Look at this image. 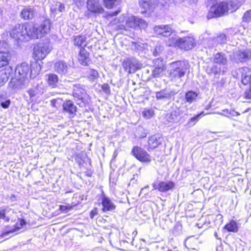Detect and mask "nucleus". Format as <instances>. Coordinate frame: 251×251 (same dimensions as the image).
Segmentation results:
<instances>
[{
  "instance_id": "obj_64",
  "label": "nucleus",
  "mask_w": 251,
  "mask_h": 251,
  "mask_svg": "<svg viewBox=\"0 0 251 251\" xmlns=\"http://www.w3.org/2000/svg\"><path fill=\"white\" fill-rule=\"evenodd\" d=\"M170 1H171V0H169V2H166V3L169 5L170 3H171V2Z\"/></svg>"
},
{
  "instance_id": "obj_59",
  "label": "nucleus",
  "mask_w": 251,
  "mask_h": 251,
  "mask_svg": "<svg viewBox=\"0 0 251 251\" xmlns=\"http://www.w3.org/2000/svg\"><path fill=\"white\" fill-rule=\"evenodd\" d=\"M214 236H215V238H216V239H220V240L221 239L218 237V234H217V233L216 232H215V233H214Z\"/></svg>"
},
{
  "instance_id": "obj_34",
  "label": "nucleus",
  "mask_w": 251,
  "mask_h": 251,
  "mask_svg": "<svg viewBox=\"0 0 251 251\" xmlns=\"http://www.w3.org/2000/svg\"><path fill=\"white\" fill-rule=\"evenodd\" d=\"M180 38L178 37H172L170 38L166 42L167 45L168 46H178L179 48Z\"/></svg>"
},
{
  "instance_id": "obj_17",
  "label": "nucleus",
  "mask_w": 251,
  "mask_h": 251,
  "mask_svg": "<svg viewBox=\"0 0 251 251\" xmlns=\"http://www.w3.org/2000/svg\"><path fill=\"white\" fill-rule=\"evenodd\" d=\"M163 139L159 134H155L151 136L148 140V145L150 149H154L160 145Z\"/></svg>"
},
{
  "instance_id": "obj_23",
  "label": "nucleus",
  "mask_w": 251,
  "mask_h": 251,
  "mask_svg": "<svg viewBox=\"0 0 251 251\" xmlns=\"http://www.w3.org/2000/svg\"><path fill=\"white\" fill-rule=\"evenodd\" d=\"M89 54L86 50L81 47L79 53L78 60L82 65H87L89 61Z\"/></svg>"
},
{
  "instance_id": "obj_32",
  "label": "nucleus",
  "mask_w": 251,
  "mask_h": 251,
  "mask_svg": "<svg viewBox=\"0 0 251 251\" xmlns=\"http://www.w3.org/2000/svg\"><path fill=\"white\" fill-rule=\"evenodd\" d=\"M86 37L82 35H77L74 37V43L78 47L85 46Z\"/></svg>"
},
{
  "instance_id": "obj_50",
  "label": "nucleus",
  "mask_w": 251,
  "mask_h": 251,
  "mask_svg": "<svg viewBox=\"0 0 251 251\" xmlns=\"http://www.w3.org/2000/svg\"><path fill=\"white\" fill-rule=\"evenodd\" d=\"M97 209L94 208L90 212V216L91 219H93L95 215H97Z\"/></svg>"
},
{
  "instance_id": "obj_4",
  "label": "nucleus",
  "mask_w": 251,
  "mask_h": 251,
  "mask_svg": "<svg viewBox=\"0 0 251 251\" xmlns=\"http://www.w3.org/2000/svg\"><path fill=\"white\" fill-rule=\"evenodd\" d=\"M148 26V24L145 20L134 16L128 17L126 22V25H120L118 27L120 29L126 30V28L145 29Z\"/></svg>"
},
{
  "instance_id": "obj_15",
  "label": "nucleus",
  "mask_w": 251,
  "mask_h": 251,
  "mask_svg": "<svg viewBox=\"0 0 251 251\" xmlns=\"http://www.w3.org/2000/svg\"><path fill=\"white\" fill-rule=\"evenodd\" d=\"M175 185L174 183L170 181H160L158 184L153 183L152 186L153 189L158 190L161 192H165L172 189L174 188Z\"/></svg>"
},
{
  "instance_id": "obj_54",
  "label": "nucleus",
  "mask_w": 251,
  "mask_h": 251,
  "mask_svg": "<svg viewBox=\"0 0 251 251\" xmlns=\"http://www.w3.org/2000/svg\"><path fill=\"white\" fill-rule=\"evenodd\" d=\"M59 100L58 99H53L50 101L51 105L55 107H56V102L57 100Z\"/></svg>"
},
{
  "instance_id": "obj_22",
  "label": "nucleus",
  "mask_w": 251,
  "mask_h": 251,
  "mask_svg": "<svg viewBox=\"0 0 251 251\" xmlns=\"http://www.w3.org/2000/svg\"><path fill=\"white\" fill-rule=\"evenodd\" d=\"M242 82L244 85L247 84L251 79V70L248 67L241 69Z\"/></svg>"
},
{
  "instance_id": "obj_1",
  "label": "nucleus",
  "mask_w": 251,
  "mask_h": 251,
  "mask_svg": "<svg viewBox=\"0 0 251 251\" xmlns=\"http://www.w3.org/2000/svg\"><path fill=\"white\" fill-rule=\"evenodd\" d=\"M41 70L40 64L37 62H33L30 65L24 62L17 66L15 69V77L12 78L9 83L14 89H22L28 82V77L35 78Z\"/></svg>"
},
{
  "instance_id": "obj_35",
  "label": "nucleus",
  "mask_w": 251,
  "mask_h": 251,
  "mask_svg": "<svg viewBox=\"0 0 251 251\" xmlns=\"http://www.w3.org/2000/svg\"><path fill=\"white\" fill-rule=\"evenodd\" d=\"M225 228L230 232H236L238 229L236 223L234 221H232L228 224H227L225 226Z\"/></svg>"
},
{
  "instance_id": "obj_8",
  "label": "nucleus",
  "mask_w": 251,
  "mask_h": 251,
  "mask_svg": "<svg viewBox=\"0 0 251 251\" xmlns=\"http://www.w3.org/2000/svg\"><path fill=\"white\" fill-rule=\"evenodd\" d=\"M132 153L141 162L149 163L151 161L150 155L141 147L134 146L132 150Z\"/></svg>"
},
{
  "instance_id": "obj_27",
  "label": "nucleus",
  "mask_w": 251,
  "mask_h": 251,
  "mask_svg": "<svg viewBox=\"0 0 251 251\" xmlns=\"http://www.w3.org/2000/svg\"><path fill=\"white\" fill-rule=\"evenodd\" d=\"M10 59V54L8 52H0V68L8 65Z\"/></svg>"
},
{
  "instance_id": "obj_25",
  "label": "nucleus",
  "mask_w": 251,
  "mask_h": 251,
  "mask_svg": "<svg viewBox=\"0 0 251 251\" xmlns=\"http://www.w3.org/2000/svg\"><path fill=\"white\" fill-rule=\"evenodd\" d=\"M227 61L226 56L222 52L216 54L214 58V62L220 65L225 66L226 64Z\"/></svg>"
},
{
  "instance_id": "obj_26",
  "label": "nucleus",
  "mask_w": 251,
  "mask_h": 251,
  "mask_svg": "<svg viewBox=\"0 0 251 251\" xmlns=\"http://www.w3.org/2000/svg\"><path fill=\"white\" fill-rule=\"evenodd\" d=\"M46 76L49 85L53 88L57 87L59 79L58 76L54 74H49Z\"/></svg>"
},
{
  "instance_id": "obj_7",
  "label": "nucleus",
  "mask_w": 251,
  "mask_h": 251,
  "mask_svg": "<svg viewBox=\"0 0 251 251\" xmlns=\"http://www.w3.org/2000/svg\"><path fill=\"white\" fill-rule=\"evenodd\" d=\"M50 51V50L48 44L40 43L34 48L33 54L34 58L37 60L43 59Z\"/></svg>"
},
{
  "instance_id": "obj_52",
  "label": "nucleus",
  "mask_w": 251,
  "mask_h": 251,
  "mask_svg": "<svg viewBox=\"0 0 251 251\" xmlns=\"http://www.w3.org/2000/svg\"><path fill=\"white\" fill-rule=\"evenodd\" d=\"M73 2L77 5H81L84 3L85 0H73Z\"/></svg>"
},
{
  "instance_id": "obj_46",
  "label": "nucleus",
  "mask_w": 251,
  "mask_h": 251,
  "mask_svg": "<svg viewBox=\"0 0 251 251\" xmlns=\"http://www.w3.org/2000/svg\"><path fill=\"white\" fill-rule=\"evenodd\" d=\"M10 103V100H7L1 102L0 105L3 108H7L9 107Z\"/></svg>"
},
{
  "instance_id": "obj_31",
  "label": "nucleus",
  "mask_w": 251,
  "mask_h": 251,
  "mask_svg": "<svg viewBox=\"0 0 251 251\" xmlns=\"http://www.w3.org/2000/svg\"><path fill=\"white\" fill-rule=\"evenodd\" d=\"M167 120L170 123H176L179 121V115L176 111H172L166 115Z\"/></svg>"
},
{
  "instance_id": "obj_60",
  "label": "nucleus",
  "mask_w": 251,
  "mask_h": 251,
  "mask_svg": "<svg viewBox=\"0 0 251 251\" xmlns=\"http://www.w3.org/2000/svg\"><path fill=\"white\" fill-rule=\"evenodd\" d=\"M148 187H149L148 186H147V187H145L144 188L142 189L140 191V193H142L145 189H146V188H147Z\"/></svg>"
},
{
  "instance_id": "obj_47",
  "label": "nucleus",
  "mask_w": 251,
  "mask_h": 251,
  "mask_svg": "<svg viewBox=\"0 0 251 251\" xmlns=\"http://www.w3.org/2000/svg\"><path fill=\"white\" fill-rule=\"evenodd\" d=\"M5 209L0 208V219H4L5 218Z\"/></svg>"
},
{
  "instance_id": "obj_63",
  "label": "nucleus",
  "mask_w": 251,
  "mask_h": 251,
  "mask_svg": "<svg viewBox=\"0 0 251 251\" xmlns=\"http://www.w3.org/2000/svg\"><path fill=\"white\" fill-rule=\"evenodd\" d=\"M11 198V199H12V198H13V199L15 198V195H12Z\"/></svg>"
},
{
  "instance_id": "obj_13",
  "label": "nucleus",
  "mask_w": 251,
  "mask_h": 251,
  "mask_svg": "<svg viewBox=\"0 0 251 251\" xmlns=\"http://www.w3.org/2000/svg\"><path fill=\"white\" fill-rule=\"evenodd\" d=\"M234 59L236 62H245L251 58L250 50H237L234 53Z\"/></svg>"
},
{
  "instance_id": "obj_2",
  "label": "nucleus",
  "mask_w": 251,
  "mask_h": 251,
  "mask_svg": "<svg viewBox=\"0 0 251 251\" xmlns=\"http://www.w3.org/2000/svg\"><path fill=\"white\" fill-rule=\"evenodd\" d=\"M243 0L235 3L234 1H230L229 3L221 2L215 6H212L207 14L208 19L221 17L226 14L228 11L233 12L237 9L243 3Z\"/></svg>"
},
{
  "instance_id": "obj_57",
  "label": "nucleus",
  "mask_w": 251,
  "mask_h": 251,
  "mask_svg": "<svg viewBox=\"0 0 251 251\" xmlns=\"http://www.w3.org/2000/svg\"><path fill=\"white\" fill-rule=\"evenodd\" d=\"M208 2H209L210 3V4H214L215 1H216V0H207Z\"/></svg>"
},
{
  "instance_id": "obj_45",
  "label": "nucleus",
  "mask_w": 251,
  "mask_h": 251,
  "mask_svg": "<svg viewBox=\"0 0 251 251\" xmlns=\"http://www.w3.org/2000/svg\"><path fill=\"white\" fill-rule=\"evenodd\" d=\"M102 89L105 93L109 94L110 92V87L107 84H104L102 87Z\"/></svg>"
},
{
  "instance_id": "obj_3",
  "label": "nucleus",
  "mask_w": 251,
  "mask_h": 251,
  "mask_svg": "<svg viewBox=\"0 0 251 251\" xmlns=\"http://www.w3.org/2000/svg\"><path fill=\"white\" fill-rule=\"evenodd\" d=\"M27 40L29 38L38 39L50 32V23L49 20L44 21L40 25H25Z\"/></svg>"
},
{
  "instance_id": "obj_43",
  "label": "nucleus",
  "mask_w": 251,
  "mask_h": 251,
  "mask_svg": "<svg viewBox=\"0 0 251 251\" xmlns=\"http://www.w3.org/2000/svg\"><path fill=\"white\" fill-rule=\"evenodd\" d=\"M244 97L247 99H251V86L248 89H247L244 94Z\"/></svg>"
},
{
  "instance_id": "obj_11",
  "label": "nucleus",
  "mask_w": 251,
  "mask_h": 251,
  "mask_svg": "<svg viewBox=\"0 0 251 251\" xmlns=\"http://www.w3.org/2000/svg\"><path fill=\"white\" fill-rule=\"evenodd\" d=\"M139 4L145 12H153L158 4V0H139Z\"/></svg>"
},
{
  "instance_id": "obj_48",
  "label": "nucleus",
  "mask_w": 251,
  "mask_h": 251,
  "mask_svg": "<svg viewBox=\"0 0 251 251\" xmlns=\"http://www.w3.org/2000/svg\"><path fill=\"white\" fill-rule=\"evenodd\" d=\"M124 17H120V19H114L112 22L111 23L112 24H117L118 23H122L124 21Z\"/></svg>"
},
{
  "instance_id": "obj_6",
  "label": "nucleus",
  "mask_w": 251,
  "mask_h": 251,
  "mask_svg": "<svg viewBox=\"0 0 251 251\" xmlns=\"http://www.w3.org/2000/svg\"><path fill=\"white\" fill-rule=\"evenodd\" d=\"M25 25H17L10 32V35L17 43L27 41Z\"/></svg>"
},
{
  "instance_id": "obj_12",
  "label": "nucleus",
  "mask_w": 251,
  "mask_h": 251,
  "mask_svg": "<svg viewBox=\"0 0 251 251\" xmlns=\"http://www.w3.org/2000/svg\"><path fill=\"white\" fill-rule=\"evenodd\" d=\"M87 8L93 13L101 14L104 12V9L99 0H87Z\"/></svg>"
},
{
  "instance_id": "obj_39",
  "label": "nucleus",
  "mask_w": 251,
  "mask_h": 251,
  "mask_svg": "<svg viewBox=\"0 0 251 251\" xmlns=\"http://www.w3.org/2000/svg\"><path fill=\"white\" fill-rule=\"evenodd\" d=\"M105 7L108 9H111L115 5L117 0H103Z\"/></svg>"
},
{
  "instance_id": "obj_9",
  "label": "nucleus",
  "mask_w": 251,
  "mask_h": 251,
  "mask_svg": "<svg viewBox=\"0 0 251 251\" xmlns=\"http://www.w3.org/2000/svg\"><path fill=\"white\" fill-rule=\"evenodd\" d=\"M122 66L125 71L129 74L134 73L136 70L140 69V64L134 58H126L122 63Z\"/></svg>"
},
{
  "instance_id": "obj_14",
  "label": "nucleus",
  "mask_w": 251,
  "mask_h": 251,
  "mask_svg": "<svg viewBox=\"0 0 251 251\" xmlns=\"http://www.w3.org/2000/svg\"><path fill=\"white\" fill-rule=\"evenodd\" d=\"M179 42V48L186 50L192 49L195 45V39L191 36L180 38Z\"/></svg>"
},
{
  "instance_id": "obj_33",
  "label": "nucleus",
  "mask_w": 251,
  "mask_h": 251,
  "mask_svg": "<svg viewBox=\"0 0 251 251\" xmlns=\"http://www.w3.org/2000/svg\"><path fill=\"white\" fill-rule=\"evenodd\" d=\"M198 96V94L193 91H189L185 94V99L187 102L192 103L195 100Z\"/></svg>"
},
{
  "instance_id": "obj_16",
  "label": "nucleus",
  "mask_w": 251,
  "mask_h": 251,
  "mask_svg": "<svg viewBox=\"0 0 251 251\" xmlns=\"http://www.w3.org/2000/svg\"><path fill=\"white\" fill-rule=\"evenodd\" d=\"M177 94L176 91L169 89L165 88L155 93V97L157 100L167 99L169 100L172 97Z\"/></svg>"
},
{
  "instance_id": "obj_20",
  "label": "nucleus",
  "mask_w": 251,
  "mask_h": 251,
  "mask_svg": "<svg viewBox=\"0 0 251 251\" xmlns=\"http://www.w3.org/2000/svg\"><path fill=\"white\" fill-rule=\"evenodd\" d=\"M35 14V11L33 7L27 6L25 7L21 11V16L25 20H29L32 19Z\"/></svg>"
},
{
  "instance_id": "obj_21",
  "label": "nucleus",
  "mask_w": 251,
  "mask_h": 251,
  "mask_svg": "<svg viewBox=\"0 0 251 251\" xmlns=\"http://www.w3.org/2000/svg\"><path fill=\"white\" fill-rule=\"evenodd\" d=\"M102 211H112L115 209V205L107 197L103 196L102 198Z\"/></svg>"
},
{
  "instance_id": "obj_19",
  "label": "nucleus",
  "mask_w": 251,
  "mask_h": 251,
  "mask_svg": "<svg viewBox=\"0 0 251 251\" xmlns=\"http://www.w3.org/2000/svg\"><path fill=\"white\" fill-rule=\"evenodd\" d=\"M54 69L56 73L61 75H65L68 72V66L63 61H58L55 62Z\"/></svg>"
},
{
  "instance_id": "obj_49",
  "label": "nucleus",
  "mask_w": 251,
  "mask_h": 251,
  "mask_svg": "<svg viewBox=\"0 0 251 251\" xmlns=\"http://www.w3.org/2000/svg\"><path fill=\"white\" fill-rule=\"evenodd\" d=\"M25 225V221L24 220H20L19 224V223L17 224V227H16V229L21 228L22 227V226Z\"/></svg>"
},
{
  "instance_id": "obj_53",
  "label": "nucleus",
  "mask_w": 251,
  "mask_h": 251,
  "mask_svg": "<svg viewBox=\"0 0 251 251\" xmlns=\"http://www.w3.org/2000/svg\"><path fill=\"white\" fill-rule=\"evenodd\" d=\"M65 8L64 5L63 4L59 3V6L57 8V10L59 12H62Z\"/></svg>"
},
{
  "instance_id": "obj_10",
  "label": "nucleus",
  "mask_w": 251,
  "mask_h": 251,
  "mask_svg": "<svg viewBox=\"0 0 251 251\" xmlns=\"http://www.w3.org/2000/svg\"><path fill=\"white\" fill-rule=\"evenodd\" d=\"M153 31L157 35L168 37L173 33L174 30L171 25H161L154 26Z\"/></svg>"
},
{
  "instance_id": "obj_36",
  "label": "nucleus",
  "mask_w": 251,
  "mask_h": 251,
  "mask_svg": "<svg viewBox=\"0 0 251 251\" xmlns=\"http://www.w3.org/2000/svg\"><path fill=\"white\" fill-rule=\"evenodd\" d=\"M87 75L90 80H94L98 77L99 74L97 71L90 69L87 72Z\"/></svg>"
},
{
  "instance_id": "obj_51",
  "label": "nucleus",
  "mask_w": 251,
  "mask_h": 251,
  "mask_svg": "<svg viewBox=\"0 0 251 251\" xmlns=\"http://www.w3.org/2000/svg\"><path fill=\"white\" fill-rule=\"evenodd\" d=\"M211 70L215 74H218L220 72V69L218 68L216 66H214L211 68Z\"/></svg>"
},
{
  "instance_id": "obj_30",
  "label": "nucleus",
  "mask_w": 251,
  "mask_h": 251,
  "mask_svg": "<svg viewBox=\"0 0 251 251\" xmlns=\"http://www.w3.org/2000/svg\"><path fill=\"white\" fill-rule=\"evenodd\" d=\"M216 113L227 117L237 116L240 115L238 112L235 111L233 109L228 110L227 109L223 110L222 112H217Z\"/></svg>"
},
{
  "instance_id": "obj_29",
  "label": "nucleus",
  "mask_w": 251,
  "mask_h": 251,
  "mask_svg": "<svg viewBox=\"0 0 251 251\" xmlns=\"http://www.w3.org/2000/svg\"><path fill=\"white\" fill-rule=\"evenodd\" d=\"M85 93L84 90L80 85H75L74 86L73 96L78 99H81Z\"/></svg>"
},
{
  "instance_id": "obj_41",
  "label": "nucleus",
  "mask_w": 251,
  "mask_h": 251,
  "mask_svg": "<svg viewBox=\"0 0 251 251\" xmlns=\"http://www.w3.org/2000/svg\"><path fill=\"white\" fill-rule=\"evenodd\" d=\"M27 92L30 97V98L32 100H33L34 99H35L39 96V94L37 93L36 90L33 89L32 88L30 89Z\"/></svg>"
},
{
  "instance_id": "obj_18",
  "label": "nucleus",
  "mask_w": 251,
  "mask_h": 251,
  "mask_svg": "<svg viewBox=\"0 0 251 251\" xmlns=\"http://www.w3.org/2000/svg\"><path fill=\"white\" fill-rule=\"evenodd\" d=\"M154 63L158 65L152 71V75L154 77H158L161 75L166 68L162 61L159 59L155 60Z\"/></svg>"
},
{
  "instance_id": "obj_37",
  "label": "nucleus",
  "mask_w": 251,
  "mask_h": 251,
  "mask_svg": "<svg viewBox=\"0 0 251 251\" xmlns=\"http://www.w3.org/2000/svg\"><path fill=\"white\" fill-rule=\"evenodd\" d=\"M142 114L145 118L149 119L154 115V111L152 109H145Z\"/></svg>"
},
{
  "instance_id": "obj_5",
  "label": "nucleus",
  "mask_w": 251,
  "mask_h": 251,
  "mask_svg": "<svg viewBox=\"0 0 251 251\" xmlns=\"http://www.w3.org/2000/svg\"><path fill=\"white\" fill-rule=\"evenodd\" d=\"M170 65L171 77L180 78L184 76L187 69V65L184 62L177 61L171 63Z\"/></svg>"
},
{
  "instance_id": "obj_40",
  "label": "nucleus",
  "mask_w": 251,
  "mask_h": 251,
  "mask_svg": "<svg viewBox=\"0 0 251 251\" xmlns=\"http://www.w3.org/2000/svg\"><path fill=\"white\" fill-rule=\"evenodd\" d=\"M32 88L36 90L39 95H41L44 92L43 85L42 82L38 83L35 87H33Z\"/></svg>"
},
{
  "instance_id": "obj_42",
  "label": "nucleus",
  "mask_w": 251,
  "mask_h": 251,
  "mask_svg": "<svg viewBox=\"0 0 251 251\" xmlns=\"http://www.w3.org/2000/svg\"><path fill=\"white\" fill-rule=\"evenodd\" d=\"M243 21L245 22H250L251 21V10L245 13L243 17Z\"/></svg>"
},
{
  "instance_id": "obj_44",
  "label": "nucleus",
  "mask_w": 251,
  "mask_h": 251,
  "mask_svg": "<svg viewBox=\"0 0 251 251\" xmlns=\"http://www.w3.org/2000/svg\"><path fill=\"white\" fill-rule=\"evenodd\" d=\"M226 36L225 34H221L220 36H219L217 38V40L218 42H219L220 43H224L226 41Z\"/></svg>"
},
{
  "instance_id": "obj_55",
  "label": "nucleus",
  "mask_w": 251,
  "mask_h": 251,
  "mask_svg": "<svg viewBox=\"0 0 251 251\" xmlns=\"http://www.w3.org/2000/svg\"><path fill=\"white\" fill-rule=\"evenodd\" d=\"M120 10H117L114 12H111V13H109V15L111 17L115 16H116L117 15H118L120 13Z\"/></svg>"
},
{
  "instance_id": "obj_56",
  "label": "nucleus",
  "mask_w": 251,
  "mask_h": 251,
  "mask_svg": "<svg viewBox=\"0 0 251 251\" xmlns=\"http://www.w3.org/2000/svg\"><path fill=\"white\" fill-rule=\"evenodd\" d=\"M188 3L191 4H195L198 2V0H187Z\"/></svg>"
},
{
  "instance_id": "obj_62",
  "label": "nucleus",
  "mask_w": 251,
  "mask_h": 251,
  "mask_svg": "<svg viewBox=\"0 0 251 251\" xmlns=\"http://www.w3.org/2000/svg\"><path fill=\"white\" fill-rule=\"evenodd\" d=\"M86 175L88 176H91V174H89V173H87L86 174Z\"/></svg>"
},
{
  "instance_id": "obj_58",
  "label": "nucleus",
  "mask_w": 251,
  "mask_h": 251,
  "mask_svg": "<svg viewBox=\"0 0 251 251\" xmlns=\"http://www.w3.org/2000/svg\"><path fill=\"white\" fill-rule=\"evenodd\" d=\"M60 209H61V210H65V209H66V206H64V205H61V206H60Z\"/></svg>"
},
{
  "instance_id": "obj_61",
  "label": "nucleus",
  "mask_w": 251,
  "mask_h": 251,
  "mask_svg": "<svg viewBox=\"0 0 251 251\" xmlns=\"http://www.w3.org/2000/svg\"><path fill=\"white\" fill-rule=\"evenodd\" d=\"M16 230V229H13V230H11L10 231V232H14Z\"/></svg>"
},
{
  "instance_id": "obj_38",
  "label": "nucleus",
  "mask_w": 251,
  "mask_h": 251,
  "mask_svg": "<svg viewBox=\"0 0 251 251\" xmlns=\"http://www.w3.org/2000/svg\"><path fill=\"white\" fill-rule=\"evenodd\" d=\"M203 114V112H201L196 116L191 118L187 123V125L192 126L195 125L200 119V117L201 115Z\"/></svg>"
},
{
  "instance_id": "obj_24",
  "label": "nucleus",
  "mask_w": 251,
  "mask_h": 251,
  "mask_svg": "<svg viewBox=\"0 0 251 251\" xmlns=\"http://www.w3.org/2000/svg\"><path fill=\"white\" fill-rule=\"evenodd\" d=\"M63 108L64 111L70 114H74L76 111V107L73 102L70 100H66L63 104Z\"/></svg>"
},
{
  "instance_id": "obj_28",
  "label": "nucleus",
  "mask_w": 251,
  "mask_h": 251,
  "mask_svg": "<svg viewBox=\"0 0 251 251\" xmlns=\"http://www.w3.org/2000/svg\"><path fill=\"white\" fill-rule=\"evenodd\" d=\"M11 70L9 69H3L0 71V85L2 86L6 83L9 78Z\"/></svg>"
}]
</instances>
